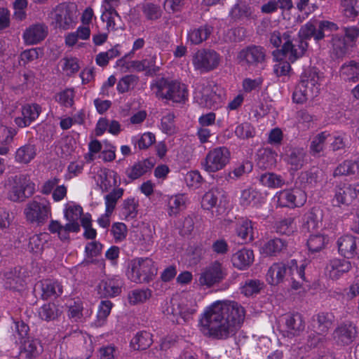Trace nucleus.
Segmentation results:
<instances>
[{
    "mask_svg": "<svg viewBox=\"0 0 359 359\" xmlns=\"http://www.w3.org/2000/svg\"><path fill=\"white\" fill-rule=\"evenodd\" d=\"M306 152L303 148L287 147L284 160L294 170H300L304 165Z\"/></svg>",
    "mask_w": 359,
    "mask_h": 359,
    "instance_id": "22",
    "label": "nucleus"
},
{
    "mask_svg": "<svg viewBox=\"0 0 359 359\" xmlns=\"http://www.w3.org/2000/svg\"><path fill=\"white\" fill-rule=\"evenodd\" d=\"M341 79L348 82H356L359 79V62L351 60L344 63L339 69Z\"/></svg>",
    "mask_w": 359,
    "mask_h": 359,
    "instance_id": "30",
    "label": "nucleus"
},
{
    "mask_svg": "<svg viewBox=\"0 0 359 359\" xmlns=\"http://www.w3.org/2000/svg\"><path fill=\"white\" fill-rule=\"evenodd\" d=\"M339 252L347 259L354 257L359 252V238L351 236L345 235L337 241Z\"/></svg>",
    "mask_w": 359,
    "mask_h": 359,
    "instance_id": "19",
    "label": "nucleus"
},
{
    "mask_svg": "<svg viewBox=\"0 0 359 359\" xmlns=\"http://www.w3.org/2000/svg\"><path fill=\"white\" fill-rule=\"evenodd\" d=\"M332 43L336 55L339 57L343 56L347 50V46L343 36L333 35Z\"/></svg>",
    "mask_w": 359,
    "mask_h": 359,
    "instance_id": "64",
    "label": "nucleus"
},
{
    "mask_svg": "<svg viewBox=\"0 0 359 359\" xmlns=\"http://www.w3.org/2000/svg\"><path fill=\"white\" fill-rule=\"evenodd\" d=\"M169 208V215H176L181 210L185 208V198L183 194H177L172 196L169 198L168 201Z\"/></svg>",
    "mask_w": 359,
    "mask_h": 359,
    "instance_id": "47",
    "label": "nucleus"
},
{
    "mask_svg": "<svg viewBox=\"0 0 359 359\" xmlns=\"http://www.w3.org/2000/svg\"><path fill=\"white\" fill-rule=\"evenodd\" d=\"M196 309L197 304L195 301L174 298L170 300L164 313L172 323L180 324L191 319Z\"/></svg>",
    "mask_w": 359,
    "mask_h": 359,
    "instance_id": "4",
    "label": "nucleus"
},
{
    "mask_svg": "<svg viewBox=\"0 0 359 359\" xmlns=\"http://www.w3.org/2000/svg\"><path fill=\"white\" fill-rule=\"evenodd\" d=\"M329 136L327 132H322L313 138L310 144V153L313 156L318 155L323 151L325 141Z\"/></svg>",
    "mask_w": 359,
    "mask_h": 359,
    "instance_id": "49",
    "label": "nucleus"
},
{
    "mask_svg": "<svg viewBox=\"0 0 359 359\" xmlns=\"http://www.w3.org/2000/svg\"><path fill=\"white\" fill-rule=\"evenodd\" d=\"M252 9L244 2L236 4L230 11L229 15L235 21L249 19L252 16Z\"/></svg>",
    "mask_w": 359,
    "mask_h": 359,
    "instance_id": "41",
    "label": "nucleus"
},
{
    "mask_svg": "<svg viewBox=\"0 0 359 359\" xmlns=\"http://www.w3.org/2000/svg\"><path fill=\"white\" fill-rule=\"evenodd\" d=\"M306 194L301 189L295 188L282 191L278 196V201L283 206L301 207L306 201Z\"/></svg>",
    "mask_w": 359,
    "mask_h": 359,
    "instance_id": "17",
    "label": "nucleus"
},
{
    "mask_svg": "<svg viewBox=\"0 0 359 359\" xmlns=\"http://www.w3.org/2000/svg\"><path fill=\"white\" fill-rule=\"evenodd\" d=\"M220 62L219 55L213 50H198L192 58L194 68L201 72H208L216 69Z\"/></svg>",
    "mask_w": 359,
    "mask_h": 359,
    "instance_id": "11",
    "label": "nucleus"
},
{
    "mask_svg": "<svg viewBox=\"0 0 359 359\" xmlns=\"http://www.w3.org/2000/svg\"><path fill=\"white\" fill-rule=\"evenodd\" d=\"M0 133L6 135L4 141H0V155H6L9 151L7 144L13 140V137L15 133L14 130H9L4 126H0Z\"/></svg>",
    "mask_w": 359,
    "mask_h": 359,
    "instance_id": "60",
    "label": "nucleus"
},
{
    "mask_svg": "<svg viewBox=\"0 0 359 359\" xmlns=\"http://www.w3.org/2000/svg\"><path fill=\"white\" fill-rule=\"evenodd\" d=\"M254 262V252L252 250L243 248L235 252L231 257L234 267L244 270L248 268Z\"/></svg>",
    "mask_w": 359,
    "mask_h": 359,
    "instance_id": "27",
    "label": "nucleus"
},
{
    "mask_svg": "<svg viewBox=\"0 0 359 359\" xmlns=\"http://www.w3.org/2000/svg\"><path fill=\"white\" fill-rule=\"evenodd\" d=\"M220 194L217 189H211L206 192L202 198L201 206L205 210L212 208L217 205Z\"/></svg>",
    "mask_w": 359,
    "mask_h": 359,
    "instance_id": "54",
    "label": "nucleus"
},
{
    "mask_svg": "<svg viewBox=\"0 0 359 359\" xmlns=\"http://www.w3.org/2000/svg\"><path fill=\"white\" fill-rule=\"evenodd\" d=\"M48 32V27L43 23H36L27 27L23 33L26 44L34 45L44 40Z\"/></svg>",
    "mask_w": 359,
    "mask_h": 359,
    "instance_id": "20",
    "label": "nucleus"
},
{
    "mask_svg": "<svg viewBox=\"0 0 359 359\" xmlns=\"http://www.w3.org/2000/svg\"><path fill=\"white\" fill-rule=\"evenodd\" d=\"M74 93L72 89H66L56 95V100L66 107H70L74 104Z\"/></svg>",
    "mask_w": 359,
    "mask_h": 359,
    "instance_id": "62",
    "label": "nucleus"
},
{
    "mask_svg": "<svg viewBox=\"0 0 359 359\" xmlns=\"http://www.w3.org/2000/svg\"><path fill=\"white\" fill-rule=\"evenodd\" d=\"M59 309L57 306L53 303H48L43 305L39 311V317L44 320H53L57 318Z\"/></svg>",
    "mask_w": 359,
    "mask_h": 359,
    "instance_id": "50",
    "label": "nucleus"
},
{
    "mask_svg": "<svg viewBox=\"0 0 359 359\" xmlns=\"http://www.w3.org/2000/svg\"><path fill=\"white\" fill-rule=\"evenodd\" d=\"M287 243L281 238H273L267 241L262 247V252L269 256H277L286 250Z\"/></svg>",
    "mask_w": 359,
    "mask_h": 359,
    "instance_id": "42",
    "label": "nucleus"
},
{
    "mask_svg": "<svg viewBox=\"0 0 359 359\" xmlns=\"http://www.w3.org/2000/svg\"><path fill=\"white\" fill-rule=\"evenodd\" d=\"M43 299L56 298L62 293V285L56 280H45L40 283Z\"/></svg>",
    "mask_w": 359,
    "mask_h": 359,
    "instance_id": "31",
    "label": "nucleus"
},
{
    "mask_svg": "<svg viewBox=\"0 0 359 359\" xmlns=\"http://www.w3.org/2000/svg\"><path fill=\"white\" fill-rule=\"evenodd\" d=\"M334 321L332 313L328 312H320L311 318V326L314 332L319 334H326L331 327Z\"/></svg>",
    "mask_w": 359,
    "mask_h": 359,
    "instance_id": "23",
    "label": "nucleus"
},
{
    "mask_svg": "<svg viewBox=\"0 0 359 359\" xmlns=\"http://www.w3.org/2000/svg\"><path fill=\"white\" fill-rule=\"evenodd\" d=\"M156 274L157 268L150 258L137 257L128 264L127 276L134 283H149Z\"/></svg>",
    "mask_w": 359,
    "mask_h": 359,
    "instance_id": "5",
    "label": "nucleus"
},
{
    "mask_svg": "<svg viewBox=\"0 0 359 359\" xmlns=\"http://www.w3.org/2000/svg\"><path fill=\"white\" fill-rule=\"evenodd\" d=\"M175 115L172 113H168L161 118V130L168 135H172L175 132L174 123Z\"/></svg>",
    "mask_w": 359,
    "mask_h": 359,
    "instance_id": "63",
    "label": "nucleus"
},
{
    "mask_svg": "<svg viewBox=\"0 0 359 359\" xmlns=\"http://www.w3.org/2000/svg\"><path fill=\"white\" fill-rule=\"evenodd\" d=\"M102 245L101 243L93 241L88 243L85 248L86 259L83 260V264L88 265L93 263V257H96L100 255Z\"/></svg>",
    "mask_w": 359,
    "mask_h": 359,
    "instance_id": "48",
    "label": "nucleus"
},
{
    "mask_svg": "<svg viewBox=\"0 0 359 359\" xmlns=\"http://www.w3.org/2000/svg\"><path fill=\"white\" fill-rule=\"evenodd\" d=\"M24 214L29 222L43 224L51 217L50 203L43 198L32 200L26 205Z\"/></svg>",
    "mask_w": 359,
    "mask_h": 359,
    "instance_id": "10",
    "label": "nucleus"
},
{
    "mask_svg": "<svg viewBox=\"0 0 359 359\" xmlns=\"http://www.w3.org/2000/svg\"><path fill=\"white\" fill-rule=\"evenodd\" d=\"M351 184L340 183L334 189L332 204L336 207L348 206L354 201Z\"/></svg>",
    "mask_w": 359,
    "mask_h": 359,
    "instance_id": "21",
    "label": "nucleus"
},
{
    "mask_svg": "<svg viewBox=\"0 0 359 359\" xmlns=\"http://www.w3.org/2000/svg\"><path fill=\"white\" fill-rule=\"evenodd\" d=\"M338 29V25L333 22L316 20L309 22L303 25L299 32V36L305 41L313 38L316 42H318L325 37L326 32H332Z\"/></svg>",
    "mask_w": 359,
    "mask_h": 359,
    "instance_id": "8",
    "label": "nucleus"
},
{
    "mask_svg": "<svg viewBox=\"0 0 359 359\" xmlns=\"http://www.w3.org/2000/svg\"><path fill=\"white\" fill-rule=\"evenodd\" d=\"M266 51L262 46L251 45L242 49L237 55V60L242 66L257 67L265 61Z\"/></svg>",
    "mask_w": 359,
    "mask_h": 359,
    "instance_id": "13",
    "label": "nucleus"
},
{
    "mask_svg": "<svg viewBox=\"0 0 359 359\" xmlns=\"http://www.w3.org/2000/svg\"><path fill=\"white\" fill-rule=\"evenodd\" d=\"M357 327L354 323L346 321L339 324L334 330L332 337L337 346H345L351 344L356 338Z\"/></svg>",
    "mask_w": 359,
    "mask_h": 359,
    "instance_id": "15",
    "label": "nucleus"
},
{
    "mask_svg": "<svg viewBox=\"0 0 359 359\" xmlns=\"http://www.w3.org/2000/svg\"><path fill=\"white\" fill-rule=\"evenodd\" d=\"M195 98L201 106L215 109L222 102L223 90L219 86L208 81H200L196 84Z\"/></svg>",
    "mask_w": 359,
    "mask_h": 359,
    "instance_id": "7",
    "label": "nucleus"
},
{
    "mask_svg": "<svg viewBox=\"0 0 359 359\" xmlns=\"http://www.w3.org/2000/svg\"><path fill=\"white\" fill-rule=\"evenodd\" d=\"M291 268H287L283 262L273 263L269 269L266 273V280L271 285H277L282 283Z\"/></svg>",
    "mask_w": 359,
    "mask_h": 359,
    "instance_id": "26",
    "label": "nucleus"
},
{
    "mask_svg": "<svg viewBox=\"0 0 359 359\" xmlns=\"http://www.w3.org/2000/svg\"><path fill=\"white\" fill-rule=\"evenodd\" d=\"M264 287V283L259 280H247L241 287V292L246 297L258 294Z\"/></svg>",
    "mask_w": 359,
    "mask_h": 359,
    "instance_id": "46",
    "label": "nucleus"
},
{
    "mask_svg": "<svg viewBox=\"0 0 359 359\" xmlns=\"http://www.w3.org/2000/svg\"><path fill=\"white\" fill-rule=\"evenodd\" d=\"M8 198L13 202H22L31 197L35 191V184L27 174H18L8 179Z\"/></svg>",
    "mask_w": 359,
    "mask_h": 359,
    "instance_id": "6",
    "label": "nucleus"
},
{
    "mask_svg": "<svg viewBox=\"0 0 359 359\" xmlns=\"http://www.w3.org/2000/svg\"><path fill=\"white\" fill-rule=\"evenodd\" d=\"M41 113V107L36 103L26 104L21 108V116L15 118V123L20 128H25L32 124Z\"/></svg>",
    "mask_w": 359,
    "mask_h": 359,
    "instance_id": "18",
    "label": "nucleus"
},
{
    "mask_svg": "<svg viewBox=\"0 0 359 359\" xmlns=\"http://www.w3.org/2000/svg\"><path fill=\"white\" fill-rule=\"evenodd\" d=\"M138 203L134 198L126 199L123 203V215L126 219H134L137 214Z\"/></svg>",
    "mask_w": 359,
    "mask_h": 359,
    "instance_id": "55",
    "label": "nucleus"
},
{
    "mask_svg": "<svg viewBox=\"0 0 359 359\" xmlns=\"http://www.w3.org/2000/svg\"><path fill=\"white\" fill-rule=\"evenodd\" d=\"M261 194L256 190L248 188L241 192L240 205L244 208L255 207L261 203Z\"/></svg>",
    "mask_w": 359,
    "mask_h": 359,
    "instance_id": "40",
    "label": "nucleus"
},
{
    "mask_svg": "<svg viewBox=\"0 0 359 359\" xmlns=\"http://www.w3.org/2000/svg\"><path fill=\"white\" fill-rule=\"evenodd\" d=\"M231 152L226 147L210 149L201 161L202 168L207 172H216L222 170L229 163Z\"/></svg>",
    "mask_w": 359,
    "mask_h": 359,
    "instance_id": "9",
    "label": "nucleus"
},
{
    "mask_svg": "<svg viewBox=\"0 0 359 359\" xmlns=\"http://www.w3.org/2000/svg\"><path fill=\"white\" fill-rule=\"evenodd\" d=\"M285 325L287 332L293 336L299 335L305 328L303 317L299 313L286 316Z\"/></svg>",
    "mask_w": 359,
    "mask_h": 359,
    "instance_id": "32",
    "label": "nucleus"
},
{
    "mask_svg": "<svg viewBox=\"0 0 359 359\" xmlns=\"http://www.w3.org/2000/svg\"><path fill=\"white\" fill-rule=\"evenodd\" d=\"M151 89L158 99L183 102L188 97L186 86L164 77L156 78L151 83Z\"/></svg>",
    "mask_w": 359,
    "mask_h": 359,
    "instance_id": "3",
    "label": "nucleus"
},
{
    "mask_svg": "<svg viewBox=\"0 0 359 359\" xmlns=\"http://www.w3.org/2000/svg\"><path fill=\"white\" fill-rule=\"evenodd\" d=\"M123 189L122 188H118L113 190V191L110 192L109 194L105 196V212H107V215H111L112 212L114 211L116 207V204L118 199L120 198L123 196Z\"/></svg>",
    "mask_w": 359,
    "mask_h": 359,
    "instance_id": "52",
    "label": "nucleus"
},
{
    "mask_svg": "<svg viewBox=\"0 0 359 359\" xmlns=\"http://www.w3.org/2000/svg\"><path fill=\"white\" fill-rule=\"evenodd\" d=\"M277 153L270 148H262L257 153V165L261 169H271L277 163Z\"/></svg>",
    "mask_w": 359,
    "mask_h": 359,
    "instance_id": "25",
    "label": "nucleus"
},
{
    "mask_svg": "<svg viewBox=\"0 0 359 359\" xmlns=\"http://www.w3.org/2000/svg\"><path fill=\"white\" fill-rule=\"evenodd\" d=\"M322 227V214L318 210L313 209L305 215L302 229L309 233H314Z\"/></svg>",
    "mask_w": 359,
    "mask_h": 359,
    "instance_id": "33",
    "label": "nucleus"
},
{
    "mask_svg": "<svg viewBox=\"0 0 359 359\" xmlns=\"http://www.w3.org/2000/svg\"><path fill=\"white\" fill-rule=\"evenodd\" d=\"M21 344L19 359H32L41 351V346L37 339L28 337L21 341Z\"/></svg>",
    "mask_w": 359,
    "mask_h": 359,
    "instance_id": "29",
    "label": "nucleus"
},
{
    "mask_svg": "<svg viewBox=\"0 0 359 359\" xmlns=\"http://www.w3.org/2000/svg\"><path fill=\"white\" fill-rule=\"evenodd\" d=\"M328 243V238L323 234H312L307 241V246L311 254L321 251Z\"/></svg>",
    "mask_w": 359,
    "mask_h": 359,
    "instance_id": "44",
    "label": "nucleus"
},
{
    "mask_svg": "<svg viewBox=\"0 0 359 359\" xmlns=\"http://www.w3.org/2000/svg\"><path fill=\"white\" fill-rule=\"evenodd\" d=\"M151 296V290L137 289L130 291L128 297L130 304L135 305L143 303Z\"/></svg>",
    "mask_w": 359,
    "mask_h": 359,
    "instance_id": "53",
    "label": "nucleus"
},
{
    "mask_svg": "<svg viewBox=\"0 0 359 359\" xmlns=\"http://www.w3.org/2000/svg\"><path fill=\"white\" fill-rule=\"evenodd\" d=\"M255 129L249 123L238 125L235 130L236 135L241 139H248L255 135Z\"/></svg>",
    "mask_w": 359,
    "mask_h": 359,
    "instance_id": "61",
    "label": "nucleus"
},
{
    "mask_svg": "<svg viewBox=\"0 0 359 359\" xmlns=\"http://www.w3.org/2000/svg\"><path fill=\"white\" fill-rule=\"evenodd\" d=\"M246 168H248V171H250L252 170V165L249 161L238 165L234 168L232 172L225 174L224 177L227 181H229L230 180H238L246 172Z\"/></svg>",
    "mask_w": 359,
    "mask_h": 359,
    "instance_id": "59",
    "label": "nucleus"
},
{
    "mask_svg": "<svg viewBox=\"0 0 359 359\" xmlns=\"http://www.w3.org/2000/svg\"><path fill=\"white\" fill-rule=\"evenodd\" d=\"M259 182L271 189L281 188L285 184L284 177L274 172H265L259 177Z\"/></svg>",
    "mask_w": 359,
    "mask_h": 359,
    "instance_id": "39",
    "label": "nucleus"
},
{
    "mask_svg": "<svg viewBox=\"0 0 359 359\" xmlns=\"http://www.w3.org/2000/svg\"><path fill=\"white\" fill-rule=\"evenodd\" d=\"M52 25L55 28L66 30L70 28L74 22L73 13L67 4H60L53 12Z\"/></svg>",
    "mask_w": 359,
    "mask_h": 359,
    "instance_id": "16",
    "label": "nucleus"
},
{
    "mask_svg": "<svg viewBox=\"0 0 359 359\" xmlns=\"http://www.w3.org/2000/svg\"><path fill=\"white\" fill-rule=\"evenodd\" d=\"M36 156V147L28 143L18 148L15 154V161L18 163L28 164Z\"/></svg>",
    "mask_w": 359,
    "mask_h": 359,
    "instance_id": "37",
    "label": "nucleus"
},
{
    "mask_svg": "<svg viewBox=\"0 0 359 359\" xmlns=\"http://www.w3.org/2000/svg\"><path fill=\"white\" fill-rule=\"evenodd\" d=\"M97 289L98 294L102 297H113L118 295L121 292L118 280L114 278L102 280Z\"/></svg>",
    "mask_w": 359,
    "mask_h": 359,
    "instance_id": "28",
    "label": "nucleus"
},
{
    "mask_svg": "<svg viewBox=\"0 0 359 359\" xmlns=\"http://www.w3.org/2000/svg\"><path fill=\"white\" fill-rule=\"evenodd\" d=\"M321 77L316 67H309L302 72L299 83L296 87L292 99L294 102L302 104L313 99L320 93Z\"/></svg>",
    "mask_w": 359,
    "mask_h": 359,
    "instance_id": "2",
    "label": "nucleus"
},
{
    "mask_svg": "<svg viewBox=\"0 0 359 359\" xmlns=\"http://www.w3.org/2000/svg\"><path fill=\"white\" fill-rule=\"evenodd\" d=\"M153 166L154 163L151 161L145 159L128 168L126 170V175L131 180H135L150 171Z\"/></svg>",
    "mask_w": 359,
    "mask_h": 359,
    "instance_id": "34",
    "label": "nucleus"
},
{
    "mask_svg": "<svg viewBox=\"0 0 359 359\" xmlns=\"http://www.w3.org/2000/svg\"><path fill=\"white\" fill-rule=\"evenodd\" d=\"M351 269V264L345 259H333L330 261L326 266V270L330 278L337 280Z\"/></svg>",
    "mask_w": 359,
    "mask_h": 359,
    "instance_id": "24",
    "label": "nucleus"
},
{
    "mask_svg": "<svg viewBox=\"0 0 359 359\" xmlns=\"http://www.w3.org/2000/svg\"><path fill=\"white\" fill-rule=\"evenodd\" d=\"M308 48L306 41L299 39H293L291 35H286L283 46L280 50V53L290 62H294L302 57Z\"/></svg>",
    "mask_w": 359,
    "mask_h": 359,
    "instance_id": "12",
    "label": "nucleus"
},
{
    "mask_svg": "<svg viewBox=\"0 0 359 359\" xmlns=\"http://www.w3.org/2000/svg\"><path fill=\"white\" fill-rule=\"evenodd\" d=\"M212 31V27L208 25L194 28L188 32L187 40L191 44H200L210 36Z\"/></svg>",
    "mask_w": 359,
    "mask_h": 359,
    "instance_id": "35",
    "label": "nucleus"
},
{
    "mask_svg": "<svg viewBox=\"0 0 359 359\" xmlns=\"http://www.w3.org/2000/svg\"><path fill=\"white\" fill-rule=\"evenodd\" d=\"M236 231L237 236L243 242L248 243L254 240L253 224L248 219H240L236 224Z\"/></svg>",
    "mask_w": 359,
    "mask_h": 359,
    "instance_id": "38",
    "label": "nucleus"
},
{
    "mask_svg": "<svg viewBox=\"0 0 359 359\" xmlns=\"http://www.w3.org/2000/svg\"><path fill=\"white\" fill-rule=\"evenodd\" d=\"M226 276V269L222 264L218 261H215L203 270L198 282L201 285L210 287L222 281Z\"/></svg>",
    "mask_w": 359,
    "mask_h": 359,
    "instance_id": "14",
    "label": "nucleus"
},
{
    "mask_svg": "<svg viewBox=\"0 0 359 359\" xmlns=\"http://www.w3.org/2000/svg\"><path fill=\"white\" fill-rule=\"evenodd\" d=\"M359 175V158L357 161L346 160L339 164L333 172L334 177Z\"/></svg>",
    "mask_w": 359,
    "mask_h": 359,
    "instance_id": "36",
    "label": "nucleus"
},
{
    "mask_svg": "<svg viewBox=\"0 0 359 359\" xmlns=\"http://www.w3.org/2000/svg\"><path fill=\"white\" fill-rule=\"evenodd\" d=\"M142 11L145 18L151 21H156L160 19L163 13L159 5L151 2L143 4Z\"/></svg>",
    "mask_w": 359,
    "mask_h": 359,
    "instance_id": "45",
    "label": "nucleus"
},
{
    "mask_svg": "<svg viewBox=\"0 0 359 359\" xmlns=\"http://www.w3.org/2000/svg\"><path fill=\"white\" fill-rule=\"evenodd\" d=\"M245 316V309L238 302L217 301L203 313L200 320L201 330L206 337L224 340L236 334Z\"/></svg>",
    "mask_w": 359,
    "mask_h": 359,
    "instance_id": "1",
    "label": "nucleus"
},
{
    "mask_svg": "<svg viewBox=\"0 0 359 359\" xmlns=\"http://www.w3.org/2000/svg\"><path fill=\"white\" fill-rule=\"evenodd\" d=\"M157 55H154L151 56L149 58H147L144 60V63L145 66V75L147 76H153L156 75L160 70V65H162L161 62L160 64H157L156 62Z\"/></svg>",
    "mask_w": 359,
    "mask_h": 359,
    "instance_id": "58",
    "label": "nucleus"
},
{
    "mask_svg": "<svg viewBox=\"0 0 359 359\" xmlns=\"http://www.w3.org/2000/svg\"><path fill=\"white\" fill-rule=\"evenodd\" d=\"M138 77L137 76L130 74L121 78L117 84V90L120 93L128 92L130 88L137 84Z\"/></svg>",
    "mask_w": 359,
    "mask_h": 359,
    "instance_id": "56",
    "label": "nucleus"
},
{
    "mask_svg": "<svg viewBox=\"0 0 359 359\" xmlns=\"http://www.w3.org/2000/svg\"><path fill=\"white\" fill-rule=\"evenodd\" d=\"M277 231L282 234L290 235L296 229V224L293 217L282 219L276 224Z\"/></svg>",
    "mask_w": 359,
    "mask_h": 359,
    "instance_id": "57",
    "label": "nucleus"
},
{
    "mask_svg": "<svg viewBox=\"0 0 359 359\" xmlns=\"http://www.w3.org/2000/svg\"><path fill=\"white\" fill-rule=\"evenodd\" d=\"M153 343L152 335L146 331L137 332L130 341L135 350H146Z\"/></svg>",
    "mask_w": 359,
    "mask_h": 359,
    "instance_id": "43",
    "label": "nucleus"
},
{
    "mask_svg": "<svg viewBox=\"0 0 359 359\" xmlns=\"http://www.w3.org/2000/svg\"><path fill=\"white\" fill-rule=\"evenodd\" d=\"M48 235L45 233L33 235L29 238V249L34 253L42 252L45 243L47 242Z\"/></svg>",
    "mask_w": 359,
    "mask_h": 359,
    "instance_id": "51",
    "label": "nucleus"
}]
</instances>
